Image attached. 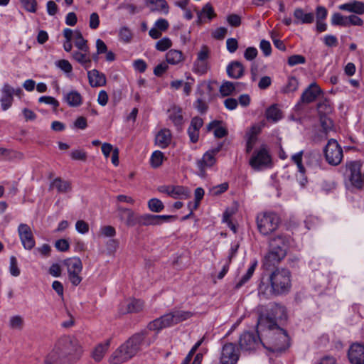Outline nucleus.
I'll use <instances>...</instances> for the list:
<instances>
[{"instance_id":"obj_1","label":"nucleus","mask_w":364,"mask_h":364,"mask_svg":"<svg viewBox=\"0 0 364 364\" xmlns=\"http://www.w3.org/2000/svg\"><path fill=\"white\" fill-rule=\"evenodd\" d=\"M257 333L262 336V345L271 352L282 353L289 347V337L283 328H266L262 324Z\"/></svg>"},{"instance_id":"obj_2","label":"nucleus","mask_w":364,"mask_h":364,"mask_svg":"<svg viewBox=\"0 0 364 364\" xmlns=\"http://www.w3.org/2000/svg\"><path fill=\"white\" fill-rule=\"evenodd\" d=\"M147 334V331L144 330L132 335L112 354L109 363L121 364L133 358L141 350Z\"/></svg>"},{"instance_id":"obj_3","label":"nucleus","mask_w":364,"mask_h":364,"mask_svg":"<svg viewBox=\"0 0 364 364\" xmlns=\"http://www.w3.org/2000/svg\"><path fill=\"white\" fill-rule=\"evenodd\" d=\"M65 364H72L80 359L82 349L79 341L73 336H64L59 338L55 348Z\"/></svg>"},{"instance_id":"obj_4","label":"nucleus","mask_w":364,"mask_h":364,"mask_svg":"<svg viewBox=\"0 0 364 364\" xmlns=\"http://www.w3.org/2000/svg\"><path fill=\"white\" fill-rule=\"evenodd\" d=\"M287 320L286 309L277 303L269 304L265 313L259 315L257 320V328L262 324L266 328H282V326Z\"/></svg>"},{"instance_id":"obj_5","label":"nucleus","mask_w":364,"mask_h":364,"mask_svg":"<svg viewBox=\"0 0 364 364\" xmlns=\"http://www.w3.org/2000/svg\"><path fill=\"white\" fill-rule=\"evenodd\" d=\"M191 311L176 310L164 314L149 322L147 328L149 331L159 332L163 328L176 325L181 321H186L192 316Z\"/></svg>"},{"instance_id":"obj_6","label":"nucleus","mask_w":364,"mask_h":364,"mask_svg":"<svg viewBox=\"0 0 364 364\" xmlns=\"http://www.w3.org/2000/svg\"><path fill=\"white\" fill-rule=\"evenodd\" d=\"M268 281L274 290L275 296L285 294L291 289V272L287 269H276L272 271Z\"/></svg>"},{"instance_id":"obj_7","label":"nucleus","mask_w":364,"mask_h":364,"mask_svg":"<svg viewBox=\"0 0 364 364\" xmlns=\"http://www.w3.org/2000/svg\"><path fill=\"white\" fill-rule=\"evenodd\" d=\"M280 222L279 216L273 212H264L257 216V228L263 235H269L277 230Z\"/></svg>"},{"instance_id":"obj_8","label":"nucleus","mask_w":364,"mask_h":364,"mask_svg":"<svg viewBox=\"0 0 364 364\" xmlns=\"http://www.w3.org/2000/svg\"><path fill=\"white\" fill-rule=\"evenodd\" d=\"M67 267L68 279L73 286H77L82 280L80 273L82 270V263L79 257H70L63 261Z\"/></svg>"},{"instance_id":"obj_9","label":"nucleus","mask_w":364,"mask_h":364,"mask_svg":"<svg viewBox=\"0 0 364 364\" xmlns=\"http://www.w3.org/2000/svg\"><path fill=\"white\" fill-rule=\"evenodd\" d=\"M262 345V336L257 333L245 331L239 338V346L241 350L245 351L255 350Z\"/></svg>"},{"instance_id":"obj_10","label":"nucleus","mask_w":364,"mask_h":364,"mask_svg":"<svg viewBox=\"0 0 364 364\" xmlns=\"http://www.w3.org/2000/svg\"><path fill=\"white\" fill-rule=\"evenodd\" d=\"M323 151L326 160L329 164L336 166L341 163L343 158V150L336 140L333 139L328 140Z\"/></svg>"},{"instance_id":"obj_11","label":"nucleus","mask_w":364,"mask_h":364,"mask_svg":"<svg viewBox=\"0 0 364 364\" xmlns=\"http://www.w3.org/2000/svg\"><path fill=\"white\" fill-rule=\"evenodd\" d=\"M269 164H271V156L264 146H262L259 150L255 151L250 159V165L257 171L261 170Z\"/></svg>"},{"instance_id":"obj_12","label":"nucleus","mask_w":364,"mask_h":364,"mask_svg":"<svg viewBox=\"0 0 364 364\" xmlns=\"http://www.w3.org/2000/svg\"><path fill=\"white\" fill-rule=\"evenodd\" d=\"M210 55L209 48L206 46H203L201 50L198 53L197 58L193 65V72L203 75L209 69L208 58Z\"/></svg>"},{"instance_id":"obj_13","label":"nucleus","mask_w":364,"mask_h":364,"mask_svg":"<svg viewBox=\"0 0 364 364\" xmlns=\"http://www.w3.org/2000/svg\"><path fill=\"white\" fill-rule=\"evenodd\" d=\"M287 252L284 250L276 251L269 248V252L264 257L262 265L266 270H272L286 257Z\"/></svg>"},{"instance_id":"obj_14","label":"nucleus","mask_w":364,"mask_h":364,"mask_svg":"<svg viewBox=\"0 0 364 364\" xmlns=\"http://www.w3.org/2000/svg\"><path fill=\"white\" fill-rule=\"evenodd\" d=\"M18 233L26 250H31L35 247L36 242L33 232L27 224L21 223L18 227Z\"/></svg>"},{"instance_id":"obj_15","label":"nucleus","mask_w":364,"mask_h":364,"mask_svg":"<svg viewBox=\"0 0 364 364\" xmlns=\"http://www.w3.org/2000/svg\"><path fill=\"white\" fill-rule=\"evenodd\" d=\"M158 191L173 198L179 197L181 199H186L191 196L190 190L181 186H161L158 188Z\"/></svg>"},{"instance_id":"obj_16","label":"nucleus","mask_w":364,"mask_h":364,"mask_svg":"<svg viewBox=\"0 0 364 364\" xmlns=\"http://www.w3.org/2000/svg\"><path fill=\"white\" fill-rule=\"evenodd\" d=\"M239 359V352L232 343L223 346L220 360L223 364H235Z\"/></svg>"},{"instance_id":"obj_17","label":"nucleus","mask_w":364,"mask_h":364,"mask_svg":"<svg viewBox=\"0 0 364 364\" xmlns=\"http://www.w3.org/2000/svg\"><path fill=\"white\" fill-rule=\"evenodd\" d=\"M360 169L361 165L357 161L350 162L348 166V170L350 171V181L358 188H362L364 183Z\"/></svg>"},{"instance_id":"obj_18","label":"nucleus","mask_w":364,"mask_h":364,"mask_svg":"<svg viewBox=\"0 0 364 364\" xmlns=\"http://www.w3.org/2000/svg\"><path fill=\"white\" fill-rule=\"evenodd\" d=\"M348 358L351 364H364V345L353 343L348 349Z\"/></svg>"},{"instance_id":"obj_19","label":"nucleus","mask_w":364,"mask_h":364,"mask_svg":"<svg viewBox=\"0 0 364 364\" xmlns=\"http://www.w3.org/2000/svg\"><path fill=\"white\" fill-rule=\"evenodd\" d=\"M120 218L128 227H133L141 223V215L136 214L133 210L124 208H119Z\"/></svg>"},{"instance_id":"obj_20","label":"nucleus","mask_w":364,"mask_h":364,"mask_svg":"<svg viewBox=\"0 0 364 364\" xmlns=\"http://www.w3.org/2000/svg\"><path fill=\"white\" fill-rule=\"evenodd\" d=\"M14 88L8 83H5L1 88V97L0 99L1 109L7 110L12 105L14 101Z\"/></svg>"},{"instance_id":"obj_21","label":"nucleus","mask_w":364,"mask_h":364,"mask_svg":"<svg viewBox=\"0 0 364 364\" xmlns=\"http://www.w3.org/2000/svg\"><path fill=\"white\" fill-rule=\"evenodd\" d=\"M291 237L287 235L279 234L269 240V248L276 251L284 250L287 252L290 245Z\"/></svg>"},{"instance_id":"obj_22","label":"nucleus","mask_w":364,"mask_h":364,"mask_svg":"<svg viewBox=\"0 0 364 364\" xmlns=\"http://www.w3.org/2000/svg\"><path fill=\"white\" fill-rule=\"evenodd\" d=\"M321 92L318 85L316 82H313L303 92L300 100L303 103H311L316 99Z\"/></svg>"},{"instance_id":"obj_23","label":"nucleus","mask_w":364,"mask_h":364,"mask_svg":"<svg viewBox=\"0 0 364 364\" xmlns=\"http://www.w3.org/2000/svg\"><path fill=\"white\" fill-rule=\"evenodd\" d=\"M216 162L215 157L209 152H205L201 159L197 161V166L199 169V176L205 177L206 176L205 168L212 167Z\"/></svg>"},{"instance_id":"obj_24","label":"nucleus","mask_w":364,"mask_h":364,"mask_svg":"<svg viewBox=\"0 0 364 364\" xmlns=\"http://www.w3.org/2000/svg\"><path fill=\"white\" fill-rule=\"evenodd\" d=\"M87 77L91 87H102L105 85L107 80L104 73L96 69L87 72Z\"/></svg>"},{"instance_id":"obj_25","label":"nucleus","mask_w":364,"mask_h":364,"mask_svg":"<svg viewBox=\"0 0 364 364\" xmlns=\"http://www.w3.org/2000/svg\"><path fill=\"white\" fill-rule=\"evenodd\" d=\"M294 23L295 24H310L314 21V14L312 12L305 13L301 8H296L294 11Z\"/></svg>"},{"instance_id":"obj_26","label":"nucleus","mask_w":364,"mask_h":364,"mask_svg":"<svg viewBox=\"0 0 364 364\" xmlns=\"http://www.w3.org/2000/svg\"><path fill=\"white\" fill-rule=\"evenodd\" d=\"M227 74L230 78L240 79L245 74V67L237 60L230 62L226 68Z\"/></svg>"},{"instance_id":"obj_27","label":"nucleus","mask_w":364,"mask_h":364,"mask_svg":"<svg viewBox=\"0 0 364 364\" xmlns=\"http://www.w3.org/2000/svg\"><path fill=\"white\" fill-rule=\"evenodd\" d=\"M338 9L341 11L360 15L364 14V2L353 0L339 5Z\"/></svg>"},{"instance_id":"obj_28","label":"nucleus","mask_w":364,"mask_h":364,"mask_svg":"<svg viewBox=\"0 0 364 364\" xmlns=\"http://www.w3.org/2000/svg\"><path fill=\"white\" fill-rule=\"evenodd\" d=\"M53 188H56L57 191L60 193H66L71 191L72 185L70 181L57 177L50 184V189Z\"/></svg>"},{"instance_id":"obj_29","label":"nucleus","mask_w":364,"mask_h":364,"mask_svg":"<svg viewBox=\"0 0 364 364\" xmlns=\"http://www.w3.org/2000/svg\"><path fill=\"white\" fill-rule=\"evenodd\" d=\"M171 134L167 129H161L155 137L156 144L162 149L167 147L171 143Z\"/></svg>"},{"instance_id":"obj_30","label":"nucleus","mask_w":364,"mask_h":364,"mask_svg":"<svg viewBox=\"0 0 364 364\" xmlns=\"http://www.w3.org/2000/svg\"><path fill=\"white\" fill-rule=\"evenodd\" d=\"M147 5H151L150 11L151 12L159 11L167 14L168 13V5L166 0H145Z\"/></svg>"},{"instance_id":"obj_31","label":"nucleus","mask_w":364,"mask_h":364,"mask_svg":"<svg viewBox=\"0 0 364 364\" xmlns=\"http://www.w3.org/2000/svg\"><path fill=\"white\" fill-rule=\"evenodd\" d=\"M259 128L252 127L250 129V130L246 134V136H247L246 151H247V153H250L252 150V149L257 140V136L259 134Z\"/></svg>"},{"instance_id":"obj_32","label":"nucleus","mask_w":364,"mask_h":364,"mask_svg":"<svg viewBox=\"0 0 364 364\" xmlns=\"http://www.w3.org/2000/svg\"><path fill=\"white\" fill-rule=\"evenodd\" d=\"M169 119L172 121L178 129H180L183 124V116L181 114V109L178 107H173L168 109Z\"/></svg>"},{"instance_id":"obj_33","label":"nucleus","mask_w":364,"mask_h":364,"mask_svg":"<svg viewBox=\"0 0 364 364\" xmlns=\"http://www.w3.org/2000/svg\"><path fill=\"white\" fill-rule=\"evenodd\" d=\"M74 43L78 50L85 52L90 51L87 41L83 38L82 33L79 30L74 31Z\"/></svg>"},{"instance_id":"obj_34","label":"nucleus","mask_w":364,"mask_h":364,"mask_svg":"<svg viewBox=\"0 0 364 364\" xmlns=\"http://www.w3.org/2000/svg\"><path fill=\"white\" fill-rule=\"evenodd\" d=\"M166 60L169 64L177 65L184 60V57L181 51L171 49L166 53Z\"/></svg>"},{"instance_id":"obj_35","label":"nucleus","mask_w":364,"mask_h":364,"mask_svg":"<svg viewBox=\"0 0 364 364\" xmlns=\"http://www.w3.org/2000/svg\"><path fill=\"white\" fill-rule=\"evenodd\" d=\"M64 100L70 107H78L82 104V96L77 91L73 90L65 95Z\"/></svg>"},{"instance_id":"obj_36","label":"nucleus","mask_w":364,"mask_h":364,"mask_svg":"<svg viewBox=\"0 0 364 364\" xmlns=\"http://www.w3.org/2000/svg\"><path fill=\"white\" fill-rule=\"evenodd\" d=\"M257 265V261H255L247 270L246 273L242 277L238 282L236 283L234 289L237 290L246 284L252 277L256 267Z\"/></svg>"},{"instance_id":"obj_37","label":"nucleus","mask_w":364,"mask_h":364,"mask_svg":"<svg viewBox=\"0 0 364 364\" xmlns=\"http://www.w3.org/2000/svg\"><path fill=\"white\" fill-rule=\"evenodd\" d=\"M266 117L268 120L276 122L282 119V111L279 109L277 105H271L265 113Z\"/></svg>"},{"instance_id":"obj_38","label":"nucleus","mask_w":364,"mask_h":364,"mask_svg":"<svg viewBox=\"0 0 364 364\" xmlns=\"http://www.w3.org/2000/svg\"><path fill=\"white\" fill-rule=\"evenodd\" d=\"M110 344V340H107L105 343L99 344L94 350L92 353V357L96 361H100L104 355L108 350V348Z\"/></svg>"},{"instance_id":"obj_39","label":"nucleus","mask_w":364,"mask_h":364,"mask_svg":"<svg viewBox=\"0 0 364 364\" xmlns=\"http://www.w3.org/2000/svg\"><path fill=\"white\" fill-rule=\"evenodd\" d=\"M258 294L264 299H269L272 296H275L274 290L272 289V286L269 283H265L263 281L260 282L258 287Z\"/></svg>"},{"instance_id":"obj_40","label":"nucleus","mask_w":364,"mask_h":364,"mask_svg":"<svg viewBox=\"0 0 364 364\" xmlns=\"http://www.w3.org/2000/svg\"><path fill=\"white\" fill-rule=\"evenodd\" d=\"M239 84V82L225 81L220 87V93L223 97L229 96L232 94L236 89V85H238Z\"/></svg>"},{"instance_id":"obj_41","label":"nucleus","mask_w":364,"mask_h":364,"mask_svg":"<svg viewBox=\"0 0 364 364\" xmlns=\"http://www.w3.org/2000/svg\"><path fill=\"white\" fill-rule=\"evenodd\" d=\"M320 123L323 129L321 132V137L326 139L328 132L333 128V121L326 115H321Z\"/></svg>"},{"instance_id":"obj_42","label":"nucleus","mask_w":364,"mask_h":364,"mask_svg":"<svg viewBox=\"0 0 364 364\" xmlns=\"http://www.w3.org/2000/svg\"><path fill=\"white\" fill-rule=\"evenodd\" d=\"M127 313H138L144 308V301L140 299H131L127 304Z\"/></svg>"},{"instance_id":"obj_43","label":"nucleus","mask_w":364,"mask_h":364,"mask_svg":"<svg viewBox=\"0 0 364 364\" xmlns=\"http://www.w3.org/2000/svg\"><path fill=\"white\" fill-rule=\"evenodd\" d=\"M331 24L348 27V16H343L340 13H334L331 17Z\"/></svg>"},{"instance_id":"obj_44","label":"nucleus","mask_w":364,"mask_h":364,"mask_svg":"<svg viewBox=\"0 0 364 364\" xmlns=\"http://www.w3.org/2000/svg\"><path fill=\"white\" fill-rule=\"evenodd\" d=\"M157 215L151 214H144L141 215V223L140 225L149 226V225H159L157 221Z\"/></svg>"},{"instance_id":"obj_45","label":"nucleus","mask_w":364,"mask_h":364,"mask_svg":"<svg viewBox=\"0 0 364 364\" xmlns=\"http://www.w3.org/2000/svg\"><path fill=\"white\" fill-rule=\"evenodd\" d=\"M147 205L149 209L154 213H159L164 208V205L162 201L156 198L150 199Z\"/></svg>"},{"instance_id":"obj_46","label":"nucleus","mask_w":364,"mask_h":364,"mask_svg":"<svg viewBox=\"0 0 364 364\" xmlns=\"http://www.w3.org/2000/svg\"><path fill=\"white\" fill-rule=\"evenodd\" d=\"M24 325L23 318L19 315L10 318L9 327L12 329L21 330Z\"/></svg>"},{"instance_id":"obj_47","label":"nucleus","mask_w":364,"mask_h":364,"mask_svg":"<svg viewBox=\"0 0 364 364\" xmlns=\"http://www.w3.org/2000/svg\"><path fill=\"white\" fill-rule=\"evenodd\" d=\"M164 158V156L161 151H154L150 159L151 166L154 168L159 167L162 164Z\"/></svg>"},{"instance_id":"obj_48","label":"nucleus","mask_w":364,"mask_h":364,"mask_svg":"<svg viewBox=\"0 0 364 364\" xmlns=\"http://www.w3.org/2000/svg\"><path fill=\"white\" fill-rule=\"evenodd\" d=\"M317 109L319 115H326L331 113L332 111V107L330 105V102L327 100H324L322 102H320L317 105Z\"/></svg>"},{"instance_id":"obj_49","label":"nucleus","mask_w":364,"mask_h":364,"mask_svg":"<svg viewBox=\"0 0 364 364\" xmlns=\"http://www.w3.org/2000/svg\"><path fill=\"white\" fill-rule=\"evenodd\" d=\"M299 82L295 77H290L288 79V82L285 87H283L282 91L284 93L294 92L297 90Z\"/></svg>"},{"instance_id":"obj_50","label":"nucleus","mask_w":364,"mask_h":364,"mask_svg":"<svg viewBox=\"0 0 364 364\" xmlns=\"http://www.w3.org/2000/svg\"><path fill=\"white\" fill-rule=\"evenodd\" d=\"M172 46V42L168 37H164L158 41L156 43L155 48L159 51H165Z\"/></svg>"},{"instance_id":"obj_51","label":"nucleus","mask_w":364,"mask_h":364,"mask_svg":"<svg viewBox=\"0 0 364 364\" xmlns=\"http://www.w3.org/2000/svg\"><path fill=\"white\" fill-rule=\"evenodd\" d=\"M89 53H90V51L85 52V51H81L80 50H75L72 53V58H73V59H74L75 61H77L78 63H80L81 65L82 63H85V61L87 59L90 58Z\"/></svg>"},{"instance_id":"obj_52","label":"nucleus","mask_w":364,"mask_h":364,"mask_svg":"<svg viewBox=\"0 0 364 364\" xmlns=\"http://www.w3.org/2000/svg\"><path fill=\"white\" fill-rule=\"evenodd\" d=\"M205 14L207 16V17L209 19H212L215 16V14L213 9V7L212 5L209 3L206 4L203 8L202 9V11L198 14V22L200 23V15Z\"/></svg>"},{"instance_id":"obj_53","label":"nucleus","mask_w":364,"mask_h":364,"mask_svg":"<svg viewBox=\"0 0 364 364\" xmlns=\"http://www.w3.org/2000/svg\"><path fill=\"white\" fill-rule=\"evenodd\" d=\"M302 155L303 151H301L293 155L291 159L296 164L299 171L304 174L305 173V168L302 164Z\"/></svg>"},{"instance_id":"obj_54","label":"nucleus","mask_w":364,"mask_h":364,"mask_svg":"<svg viewBox=\"0 0 364 364\" xmlns=\"http://www.w3.org/2000/svg\"><path fill=\"white\" fill-rule=\"evenodd\" d=\"M55 65L65 73H70L73 70V66L68 60H59L55 62Z\"/></svg>"},{"instance_id":"obj_55","label":"nucleus","mask_w":364,"mask_h":364,"mask_svg":"<svg viewBox=\"0 0 364 364\" xmlns=\"http://www.w3.org/2000/svg\"><path fill=\"white\" fill-rule=\"evenodd\" d=\"M306 63V58L301 55H293L288 58V65L290 66H294L299 64H304Z\"/></svg>"},{"instance_id":"obj_56","label":"nucleus","mask_w":364,"mask_h":364,"mask_svg":"<svg viewBox=\"0 0 364 364\" xmlns=\"http://www.w3.org/2000/svg\"><path fill=\"white\" fill-rule=\"evenodd\" d=\"M20 1L26 11L31 13L36 11L37 2L36 0H20Z\"/></svg>"},{"instance_id":"obj_57","label":"nucleus","mask_w":364,"mask_h":364,"mask_svg":"<svg viewBox=\"0 0 364 364\" xmlns=\"http://www.w3.org/2000/svg\"><path fill=\"white\" fill-rule=\"evenodd\" d=\"M203 341V338L198 341L193 346L191 350L189 351V353H188V355H186V357L184 358V360H183V362L181 364H189L190 363V362L193 358V355H194V353H196V351L197 350L198 347L202 344Z\"/></svg>"},{"instance_id":"obj_58","label":"nucleus","mask_w":364,"mask_h":364,"mask_svg":"<svg viewBox=\"0 0 364 364\" xmlns=\"http://www.w3.org/2000/svg\"><path fill=\"white\" fill-rule=\"evenodd\" d=\"M119 38L124 42L128 43L132 38V33L127 27H122L119 30Z\"/></svg>"},{"instance_id":"obj_59","label":"nucleus","mask_w":364,"mask_h":364,"mask_svg":"<svg viewBox=\"0 0 364 364\" xmlns=\"http://www.w3.org/2000/svg\"><path fill=\"white\" fill-rule=\"evenodd\" d=\"M363 23V20L355 14L348 16V27L350 26H362Z\"/></svg>"},{"instance_id":"obj_60","label":"nucleus","mask_w":364,"mask_h":364,"mask_svg":"<svg viewBox=\"0 0 364 364\" xmlns=\"http://www.w3.org/2000/svg\"><path fill=\"white\" fill-rule=\"evenodd\" d=\"M39 102H43L48 105H51L54 109L55 110L58 106L59 102L57 100H55L54 97L50 96H42L38 99Z\"/></svg>"},{"instance_id":"obj_61","label":"nucleus","mask_w":364,"mask_h":364,"mask_svg":"<svg viewBox=\"0 0 364 364\" xmlns=\"http://www.w3.org/2000/svg\"><path fill=\"white\" fill-rule=\"evenodd\" d=\"M10 273L14 277H17L20 274V269L18 267L17 259L14 256H11L10 258Z\"/></svg>"},{"instance_id":"obj_62","label":"nucleus","mask_w":364,"mask_h":364,"mask_svg":"<svg viewBox=\"0 0 364 364\" xmlns=\"http://www.w3.org/2000/svg\"><path fill=\"white\" fill-rule=\"evenodd\" d=\"M119 9H124L128 11L129 14L131 15H134L136 13H139L142 10L141 7H137L136 6L132 4H120Z\"/></svg>"},{"instance_id":"obj_63","label":"nucleus","mask_w":364,"mask_h":364,"mask_svg":"<svg viewBox=\"0 0 364 364\" xmlns=\"http://www.w3.org/2000/svg\"><path fill=\"white\" fill-rule=\"evenodd\" d=\"M228 23L232 27H238L241 24V18L237 14H230L227 16Z\"/></svg>"},{"instance_id":"obj_64","label":"nucleus","mask_w":364,"mask_h":364,"mask_svg":"<svg viewBox=\"0 0 364 364\" xmlns=\"http://www.w3.org/2000/svg\"><path fill=\"white\" fill-rule=\"evenodd\" d=\"M75 229L78 232L85 234L89 231V225L84 220H80L75 223Z\"/></svg>"}]
</instances>
